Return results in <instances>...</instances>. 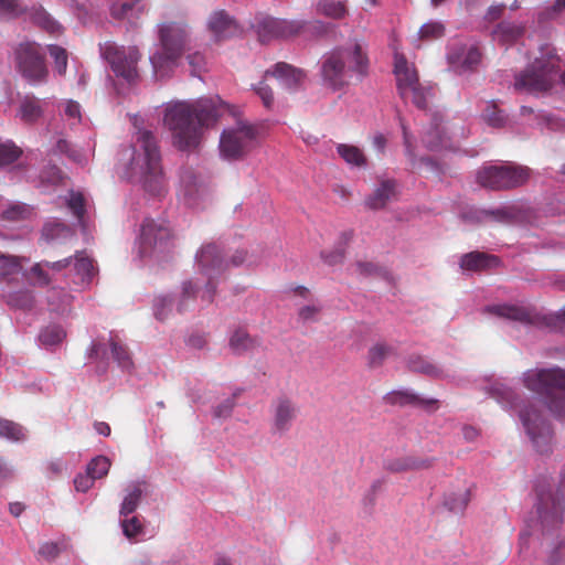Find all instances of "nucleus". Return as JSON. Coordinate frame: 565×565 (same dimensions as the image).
<instances>
[{
	"label": "nucleus",
	"instance_id": "nucleus-1",
	"mask_svg": "<svg viewBox=\"0 0 565 565\" xmlns=\"http://www.w3.org/2000/svg\"><path fill=\"white\" fill-rule=\"evenodd\" d=\"M524 385L545 397L520 406L516 393L508 385L494 382L487 387L488 395L504 409H516L519 418L534 448L546 454L551 449L553 430L543 415L546 406L558 418H565V370L559 367L534 369L524 373Z\"/></svg>",
	"mask_w": 565,
	"mask_h": 565
},
{
	"label": "nucleus",
	"instance_id": "nucleus-2",
	"mask_svg": "<svg viewBox=\"0 0 565 565\" xmlns=\"http://www.w3.org/2000/svg\"><path fill=\"white\" fill-rule=\"evenodd\" d=\"M222 108L220 98H200L193 103L178 102L168 105L163 122L171 131L173 146L181 151L199 147L204 129L217 122Z\"/></svg>",
	"mask_w": 565,
	"mask_h": 565
},
{
	"label": "nucleus",
	"instance_id": "nucleus-3",
	"mask_svg": "<svg viewBox=\"0 0 565 565\" xmlns=\"http://www.w3.org/2000/svg\"><path fill=\"white\" fill-rule=\"evenodd\" d=\"M536 513L541 526L542 545L548 550V565H558L565 557V539L559 540L553 533L565 520V470L562 472L559 486L555 493L539 486L536 488Z\"/></svg>",
	"mask_w": 565,
	"mask_h": 565
},
{
	"label": "nucleus",
	"instance_id": "nucleus-4",
	"mask_svg": "<svg viewBox=\"0 0 565 565\" xmlns=\"http://www.w3.org/2000/svg\"><path fill=\"white\" fill-rule=\"evenodd\" d=\"M370 61L365 45L354 40L323 56L321 75L326 85L338 90L354 78L361 82L369 73Z\"/></svg>",
	"mask_w": 565,
	"mask_h": 565
},
{
	"label": "nucleus",
	"instance_id": "nucleus-5",
	"mask_svg": "<svg viewBox=\"0 0 565 565\" xmlns=\"http://www.w3.org/2000/svg\"><path fill=\"white\" fill-rule=\"evenodd\" d=\"M137 143L140 145L141 152L136 154L134 150L126 175L141 182L150 194L161 195L166 190V180L157 139L151 131L139 130Z\"/></svg>",
	"mask_w": 565,
	"mask_h": 565
},
{
	"label": "nucleus",
	"instance_id": "nucleus-6",
	"mask_svg": "<svg viewBox=\"0 0 565 565\" xmlns=\"http://www.w3.org/2000/svg\"><path fill=\"white\" fill-rule=\"evenodd\" d=\"M158 34L159 47L150 56V63L157 75L164 76L178 65L183 55L188 43V32L185 25L169 22L159 25Z\"/></svg>",
	"mask_w": 565,
	"mask_h": 565
},
{
	"label": "nucleus",
	"instance_id": "nucleus-7",
	"mask_svg": "<svg viewBox=\"0 0 565 565\" xmlns=\"http://www.w3.org/2000/svg\"><path fill=\"white\" fill-rule=\"evenodd\" d=\"M565 85V72L561 75L559 57L552 51L535 61L515 77L514 88L527 93H544L550 90L557 79Z\"/></svg>",
	"mask_w": 565,
	"mask_h": 565
},
{
	"label": "nucleus",
	"instance_id": "nucleus-8",
	"mask_svg": "<svg viewBox=\"0 0 565 565\" xmlns=\"http://www.w3.org/2000/svg\"><path fill=\"white\" fill-rule=\"evenodd\" d=\"M484 312L523 326H536L565 333V308L555 313L543 315L527 306L498 303L487 306Z\"/></svg>",
	"mask_w": 565,
	"mask_h": 565
},
{
	"label": "nucleus",
	"instance_id": "nucleus-9",
	"mask_svg": "<svg viewBox=\"0 0 565 565\" xmlns=\"http://www.w3.org/2000/svg\"><path fill=\"white\" fill-rule=\"evenodd\" d=\"M531 178V169L515 163L482 167L477 172V183L493 191H507L524 185Z\"/></svg>",
	"mask_w": 565,
	"mask_h": 565
},
{
	"label": "nucleus",
	"instance_id": "nucleus-10",
	"mask_svg": "<svg viewBox=\"0 0 565 565\" xmlns=\"http://www.w3.org/2000/svg\"><path fill=\"white\" fill-rule=\"evenodd\" d=\"M258 129L239 121L236 127L225 129L220 139V152L227 160L243 159L257 145Z\"/></svg>",
	"mask_w": 565,
	"mask_h": 565
},
{
	"label": "nucleus",
	"instance_id": "nucleus-11",
	"mask_svg": "<svg viewBox=\"0 0 565 565\" xmlns=\"http://www.w3.org/2000/svg\"><path fill=\"white\" fill-rule=\"evenodd\" d=\"M196 264L199 270L207 278L202 299L211 303L216 290L215 278L228 268V263L223 257L220 247L214 243H210L203 245L196 253Z\"/></svg>",
	"mask_w": 565,
	"mask_h": 565
},
{
	"label": "nucleus",
	"instance_id": "nucleus-12",
	"mask_svg": "<svg viewBox=\"0 0 565 565\" xmlns=\"http://www.w3.org/2000/svg\"><path fill=\"white\" fill-rule=\"evenodd\" d=\"M100 54L117 76L128 83L135 82L138 77L137 64L141 56L138 47H120L113 42H106L100 45Z\"/></svg>",
	"mask_w": 565,
	"mask_h": 565
},
{
	"label": "nucleus",
	"instance_id": "nucleus-13",
	"mask_svg": "<svg viewBox=\"0 0 565 565\" xmlns=\"http://www.w3.org/2000/svg\"><path fill=\"white\" fill-rule=\"evenodd\" d=\"M394 74L401 97L409 98L416 107L425 109L427 107L426 90L419 84L417 71L408 65L404 55L395 54Z\"/></svg>",
	"mask_w": 565,
	"mask_h": 565
},
{
	"label": "nucleus",
	"instance_id": "nucleus-14",
	"mask_svg": "<svg viewBox=\"0 0 565 565\" xmlns=\"http://www.w3.org/2000/svg\"><path fill=\"white\" fill-rule=\"evenodd\" d=\"M171 230L166 222L145 220L141 226L139 253L142 257L163 253L171 246Z\"/></svg>",
	"mask_w": 565,
	"mask_h": 565
},
{
	"label": "nucleus",
	"instance_id": "nucleus-15",
	"mask_svg": "<svg viewBox=\"0 0 565 565\" xmlns=\"http://www.w3.org/2000/svg\"><path fill=\"white\" fill-rule=\"evenodd\" d=\"M253 26L256 29L259 40L268 42L273 39H287L300 34L306 28V22L259 15L255 19Z\"/></svg>",
	"mask_w": 565,
	"mask_h": 565
},
{
	"label": "nucleus",
	"instance_id": "nucleus-16",
	"mask_svg": "<svg viewBox=\"0 0 565 565\" xmlns=\"http://www.w3.org/2000/svg\"><path fill=\"white\" fill-rule=\"evenodd\" d=\"M15 61L19 72L30 82L41 83L46 79L47 68L44 57L35 44H20L15 50Z\"/></svg>",
	"mask_w": 565,
	"mask_h": 565
},
{
	"label": "nucleus",
	"instance_id": "nucleus-17",
	"mask_svg": "<svg viewBox=\"0 0 565 565\" xmlns=\"http://www.w3.org/2000/svg\"><path fill=\"white\" fill-rule=\"evenodd\" d=\"M270 412V431L274 436L282 437L291 429L299 408L291 398L282 395L273 401Z\"/></svg>",
	"mask_w": 565,
	"mask_h": 565
},
{
	"label": "nucleus",
	"instance_id": "nucleus-18",
	"mask_svg": "<svg viewBox=\"0 0 565 565\" xmlns=\"http://www.w3.org/2000/svg\"><path fill=\"white\" fill-rule=\"evenodd\" d=\"M383 402L390 406H398V407H419L425 411H436L438 408V399L436 398H425L415 393L411 388H398L386 393L383 396Z\"/></svg>",
	"mask_w": 565,
	"mask_h": 565
},
{
	"label": "nucleus",
	"instance_id": "nucleus-19",
	"mask_svg": "<svg viewBox=\"0 0 565 565\" xmlns=\"http://www.w3.org/2000/svg\"><path fill=\"white\" fill-rule=\"evenodd\" d=\"M448 62L458 72L475 71L481 62V52L475 44H454L448 54Z\"/></svg>",
	"mask_w": 565,
	"mask_h": 565
},
{
	"label": "nucleus",
	"instance_id": "nucleus-20",
	"mask_svg": "<svg viewBox=\"0 0 565 565\" xmlns=\"http://www.w3.org/2000/svg\"><path fill=\"white\" fill-rule=\"evenodd\" d=\"M267 76L276 78L288 89H296L302 84L306 73L286 62H278L265 72V77Z\"/></svg>",
	"mask_w": 565,
	"mask_h": 565
},
{
	"label": "nucleus",
	"instance_id": "nucleus-21",
	"mask_svg": "<svg viewBox=\"0 0 565 565\" xmlns=\"http://www.w3.org/2000/svg\"><path fill=\"white\" fill-rule=\"evenodd\" d=\"M397 196V182L394 179H381L375 190L365 199L370 210H381Z\"/></svg>",
	"mask_w": 565,
	"mask_h": 565
},
{
	"label": "nucleus",
	"instance_id": "nucleus-22",
	"mask_svg": "<svg viewBox=\"0 0 565 565\" xmlns=\"http://www.w3.org/2000/svg\"><path fill=\"white\" fill-rule=\"evenodd\" d=\"M499 265L498 256L479 250L467 253L460 258V267L468 271H483Z\"/></svg>",
	"mask_w": 565,
	"mask_h": 565
},
{
	"label": "nucleus",
	"instance_id": "nucleus-23",
	"mask_svg": "<svg viewBox=\"0 0 565 565\" xmlns=\"http://www.w3.org/2000/svg\"><path fill=\"white\" fill-rule=\"evenodd\" d=\"M430 458H417L413 456L390 458L384 460L383 468L390 472L398 473L412 470L428 469L433 466Z\"/></svg>",
	"mask_w": 565,
	"mask_h": 565
},
{
	"label": "nucleus",
	"instance_id": "nucleus-24",
	"mask_svg": "<svg viewBox=\"0 0 565 565\" xmlns=\"http://www.w3.org/2000/svg\"><path fill=\"white\" fill-rule=\"evenodd\" d=\"M73 257V271L82 285H89L97 274L94 259L85 250L76 252Z\"/></svg>",
	"mask_w": 565,
	"mask_h": 565
},
{
	"label": "nucleus",
	"instance_id": "nucleus-25",
	"mask_svg": "<svg viewBox=\"0 0 565 565\" xmlns=\"http://www.w3.org/2000/svg\"><path fill=\"white\" fill-rule=\"evenodd\" d=\"M520 214V209L516 205H509L493 210H481L477 211L471 215H467L471 220L476 222H482L486 218H491L499 223H512L514 222Z\"/></svg>",
	"mask_w": 565,
	"mask_h": 565
},
{
	"label": "nucleus",
	"instance_id": "nucleus-26",
	"mask_svg": "<svg viewBox=\"0 0 565 565\" xmlns=\"http://www.w3.org/2000/svg\"><path fill=\"white\" fill-rule=\"evenodd\" d=\"M209 29L216 40L230 38L238 31L235 21L225 11H216L211 15Z\"/></svg>",
	"mask_w": 565,
	"mask_h": 565
},
{
	"label": "nucleus",
	"instance_id": "nucleus-27",
	"mask_svg": "<svg viewBox=\"0 0 565 565\" xmlns=\"http://www.w3.org/2000/svg\"><path fill=\"white\" fill-rule=\"evenodd\" d=\"M44 109L42 103L34 95H25L20 100L18 116L24 124L32 125L42 118Z\"/></svg>",
	"mask_w": 565,
	"mask_h": 565
},
{
	"label": "nucleus",
	"instance_id": "nucleus-28",
	"mask_svg": "<svg viewBox=\"0 0 565 565\" xmlns=\"http://www.w3.org/2000/svg\"><path fill=\"white\" fill-rule=\"evenodd\" d=\"M180 179L184 198L189 204L194 203L196 196L204 191L201 178L193 169L185 168L182 170Z\"/></svg>",
	"mask_w": 565,
	"mask_h": 565
},
{
	"label": "nucleus",
	"instance_id": "nucleus-29",
	"mask_svg": "<svg viewBox=\"0 0 565 565\" xmlns=\"http://www.w3.org/2000/svg\"><path fill=\"white\" fill-rule=\"evenodd\" d=\"M145 7L139 1H122L114 3L110 12L111 17L117 20H128L134 25L135 20L143 13Z\"/></svg>",
	"mask_w": 565,
	"mask_h": 565
},
{
	"label": "nucleus",
	"instance_id": "nucleus-30",
	"mask_svg": "<svg viewBox=\"0 0 565 565\" xmlns=\"http://www.w3.org/2000/svg\"><path fill=\"white\" fill-rule=\"evenodd\" d=\"M525 32V25L513 22H500L494 31V39L502 44H512L516 42Z\"/></svg>",
	"mask_w": 565,
	"mask_h": 565
},
{
	"label": "nucleus",
	"instance_id": "nucleus-31",
	"mask_svg": "<svg viewBox=\"0 0 565 565\" xmlns=\"http://www.w3.org/2000/svg\"><path fill=\"white\" fill-rule=\"evenodd\" d=\"M125 491L126 494L119 508V516L132 514L138 509L143 494V490L139 483L129 484Z\"/></svg>",
	"mask_w": 565,
	"mask_h": 565
},
{
	"label": "nucleus",
	"instance_id": "nucleus-32",
	"mask_svg": "<svg viewBox=\"0 0 565 565\" xmlns=\"http://www.w3.org/2000/svg\"><path fill=\"white\" fill-rule=\"evenodd\" d=\"M405 364L411 372L437 377L441 370L435 363L428 361L423 355H406Z\"/></svg>",
	"mask_w": 565,
	"mask_h": 565
},
{
	"label": "nucleus",
	"instance_id": "nucleus-33",
	"mask_svg": "<svg viewBox=\"0 0 565 565\" xmlns=\"http://www.w3.org/2000/svg\"><path fill=\"white\" fill-rule=\"evenodd\" d=\"M353 237L352 231L341 233L337 247L329 252H321L322 260L330 266L341 264L345 258V247Z\"/></svg>",
	"mask_w": 565,
	"mask_h": 565
},
{
	"label": "nucleus",
	"instance_id": "nucleus-34",
	"mask_svg": "<svg viewBox=\"0 0 565 565\" xmlns=\"http://www.w3.org/2000/svg\"><path fill=\"white\" fill-rule=\"evenodd\" d=\"M318 14L333 20H341L348 15L345 1L340 0H319L316 6Z\"/></svg>",
	"mask_w": 565,
	"mask_h": 565
},
{
	"label": "nucleus",
	"instance_id": "nucleus-35",
	"mask_svg": "<svg viewBox=\"0 0 565 565\" xmlns=\"http://www.w3.org/2000/svg\"><path fill=\"white\" fill-rule=\"evenodd\" d=\"M337 152L345 163L355 168H365L367 164V158L364 152L356 146L348 143H339L337 146Z\"/></svg>",
	"mask_w": 565,
	"mask_h": 565
},
{
	"label": "nucleus",
	"instance_id": "nucleus-36",
	"mask_svg": "<svg viewBox=\"0 0 565 565\" xmlns=\"http://www.w3.org/2000/svg\"><path fill=\"white\" fill-rule=\"evenodd\" d=\"M471 500L470 489H463L458 492H449L444 497V507L451 513L461 514Z\"/></svg>",
	"mask_w": 565,
	"mask_h": 565
},
{
	"label": "nucleus",
	"instance_id": "nucleus-37",
	"mask_svg": "<svg viewBox=\"0 0 565 565\" xmlns=\"http://www.w3.org/2000/svg\"><path fill=\"white\" fill-rule=\"evenodd\" d=\"M230 348L233 351H256L259 349V342L257 339L252 338L246 330L236 329L230 338Z\"/></svg>",
	"mask_w": 565,
	"mask_h": 565
},
{
	"label": "nucleus",
	"instance_id": "nucleus-38",
	"mask_svg": "<svg viewBox=\"0 0 565 565\" xmlns=\"http://www.w3.org/2000/svg\"><path fill=\"white\" fill-rule=\"evenodd\" d=\"M26 429L12 420L0 418V438L11 443H20L26 439Z\"/></svg>",
	"mask_w": 565,
	"mask_h": 565
},
{
	"label": "nucleus",
	"instance_id": "nucleus-39",
	"mask_svg": "<svg viewBox=\"0 0 565 565\" xmlns=\"http://www.w3.org/2000/svg\"><path fill=\"white\" fill-rule=\"evenodd\" d=\"M119 524L122 534L129 541H137L140 535L145 534V527L138 515L119 516Z\"/></svg>",
	"mask_w": 565,
	"mask_h": 565
},
{
	"label": "nucleus",
	"instance_id": "nucleus-40",
	"mask_svg": "<svg viewBox=\"0 0 565 565\" xmlns=\"http://www.w3.org/2000/svg\"><path fill=\"white\" fill-rule=\"evenodd\" d=\"M65 338V332L60 326H49L39 334V341L45 350H55Z\"/></svg>",
	"mask_w": 565,
	"mask_h": 565
},
{
	"label": "nucleus",
	"instance_id": "nucleus-41",
	"mask_svg": "<svg viewBox=\"0 0 565 565\" xmlns=\"http://www.w3.org/2000/svg\"><path fill=\"white\" fill-rule=\"evenodd\" d=\"M23 258L0 253V277L6 279L20 274Z\"/></svg>",
	"mask_w": 565,
	"mask_h": 565
},
{
	"label": "nucleus",
	"instance_id": "nucleus-42",
	"mask_svg": "<svg viewBox=\"0 0 565 565\" xmlns=\"http://www.w3.org/2000/svg\"><path fill=\"white\" fill-rule=\"evenodd\" d=\"M122 353L125 345L118 335L109 334L106 341H98L93 344L90 353Z\"/></svg>",
	"mask_w": 565,
	"mask_h": 565
},
{
	"label": "nucleus",
	"instance_id": "nucleus-43",
	"mask_svg": "<svg viewBox=\"0 0 565 565\" xmlns=\"http://www.w3.org/2000/svg\"><path fill=\"white\" fill-rule=\"evenodd\" d=\"M33 213L32 207L23 203L11 204L1 213V220L8 222H19L29 218Z\"/></svg>",
	"mask_w": 565,
	"mask_h": 565
},
{
	"label": "nucleus",
	"instance_id": "nucleus-44",
	"mask_svg": "<svg viewBox=\"0 0 565 565\" xmlns=\"http://www.w3.org/2000/svg\"><path fill=\"white\" fill-rule=\"evenodd\" d=\"M482 116L484 121L493 128H502L507 124V116L493 102L488 103Z\"/></svg>",
	"mask_w": 565,
	"mask_h": 565
},
{
	"label": "nucleus",
	"instance_id": "nucleus-45",
	"mask_svg": "<svg viewBox=\"0 0 565 565\" xmlns=\"http://www.w3.org/2000/svg\"><path fill=\"white\" fill-rule=\"evenodd\" d=\"M110 468V460L105 456H97L93 458L87 467L86 472L95 480L105 477Z\"/></svg>",
	"mask_w": 565,
	"mask_h": 565
},
{
	"label": "nucleus",
	"instance_id": "nucleus-46",
	"mask_svg": "<svg viewBox=\"0 0 565 565\" xmlns=\"http://www.w3.org/2000/svg\"><path fill=\"white\" fill-rule=\"evenodd\" d=\"M445 35V25L438 21H430L423 24L418 31L419 40L433 41Z\"/></svg>",
	"mask_w": 565,
	"mask_h": 565
},
{
	"label": "nucleus",
	"instance_id": "nucleus-47",
	"mask_svg": "<svg viewBox=\"0 0 565 565\" xmlns=\"http://www.w3.org/2000/svg\"><path fill=\"white\" fill-rule=\"evenodd\" d=\"M7 303L14 308L30 309L33 306V296L29 290H20L6 295Z\"/></svg>",
	"mask_w": 565,
	"mask_h": 565
},
{
	"label": "nucleus",
	"instance_id": "nucleus-48",
	"mask_svg": "<svg viewBox=\"0 0 565 565\" xmlns=\"http://www.w3.org/2000/svg\"><path fill=\"white\" fill-rule=\"evenodd\" d=\"M423 142L430 150H438L446 147L444 132L439 125H436L431 130L425 134L423 137Z\"/></svg>",
	"mask_w": 565,
	"mask_h": 565
},
{
	"label": "nucleus",
	"instance_id": "nucleus-49",
	"mask_svg": "<svg viewBox=\"0 0 565 565\" xmlns=\"http://www.w3.org/2000/svg\"><path fill=\"white\" fill-rule=\"evenodd\" d=\"M71 233L68 226L63 223L53 222L44 225L42 230V237L46 242H51L58 237H66Z\"/></svg>",
	"mask_w": 565,
	"mask_h": 565
},
{
	"label": "nucleus",
	"instance_id": "nucleus-50",
	"mask_svg": "<svg viewBox=\"0 0 565 565\" xmlns=\"http://www.w3.org/2000/svg\"><path fill=\"white\" fill-rule=\"evenodd\" d=\"M50 55L54 58L55 68L60 75H64L67 68V52L62 46L52 44L47 46Z\"/></svg>",
	"mask_w": 565,
	"mask_h": 565
},
{
	"label": "nucleus",
	"instance_id": "nucleus-51",
	"mask_svg": "<svg viewBox=\"0 0 565 565\" xmlns=\"http://www.w3.org/2000/svg\"><path fill=\"white\" fill-rule=\"evenodd\" d=\"M22 151L12 142H0V166H7L14 162Z\"/></svg>",
	"mask_w": 565,
	"mask_h": 565
},
{
	"label": "nucleus",
	"instance_id": "nucleus-52",
	"mask_svg": "<svg viewBox=\"0 0 565 565\" xmlns=\"http://www.w3.org/2000/svg\"><path fill=\"white\" fill-rule=\"evenodd\" d=\"M23 11L20 0H0V17L15 18Z\"/></svg>",
	"mask_w": 565,
	"mask_h": 565
},
{
	"label": "nucleus",
	"instance_id": "nucleus-53",
	"mask_svg": "<svg viewBox=\"0 0 565 565\" xmlns=\"http://www.w3.org/2000/svg\"><path fill=\"white\" fill-rule=\"evenodd\" d=\"M67 205L77 220L82 221L85 214V200L83 194L73 192L67 201Z\"/></svg>",
	"mask_w": 565,
	"mask_h": 565
},
{
	"label": "nucleus",
	"instance_id": "nucleus-54",
	"mask_svg": "<svg viewBox=\"0 0 565 565\" xmlns=\"http://www.w3.org/2000/svg\"><path fill=\"white\" fill-rule=\"evenodd\" d=\"M62 551V547L58 543L55 542H45L39 548V554L45 559H54L56 558Z\"/></svg>",
	"mask_w": 565,
	"mask_h": 565
},
{
	"label": "nucleus",
	"instance_id": "nucleus-55",
	"mask_svg": "<svg viewBox=\"0 0 565 565\" xmlns=\"http://www.w3.org/2000/svg\"><path fill=\"white\" fill-rule=\"evenodd\" d=\"M64 114L67 119L73 120L74 124L79 122L82 119L81 106L77 102L72 99L65 102Z\"/></svg>",
	"mask_w": 565,
	"mask_h": 565
},
{
	"label": "nucleus",
	"instance_id": "nucleus-56",
	"mask_svg": "<svg viewBox=\"0 0 565 565\" xmlns=\"http://www.w3.org/2000/svg\"><path fill=\"white\" fill-rule=\"evenodd\" d=\"M354 266L355 271L362 276H373L382 273V268L371 262H356Z\"/></svg>",
	"mask_w": 565,
	"mask_h": 565
},
{
	"label": "nucleus",
	"instance_id": "nucleus-57",
	"mask_svg": "<svg viewBox=\"0 0 565 565\" xmlns=\"http://www.w3.org/2000/svg\"><path fill=\"white\" fill-rule=\"evenodd\" d=\"M255 89L257 95L260 97L264 106L266 108H270L274 103L273 89L267 84H265V82H260Z\"/></svg>",
	"mask_w": 565,
	"mask_h": 565
},
{
	"label": "nucleus",
	"instance_id": "nucleus-58",
	"mask_svg": "<svg viewBox=\"0 0 565 565\" xmlns=\"http://www.w3.org/2000/svg\"><path fill=\"white\" fill-rule=\"evenodd\" d=\"M45 268L44 262L36 263L31 268V274L38 279L41 286H47L51 282V278Z\"/></svg>",
	"mask_w": 565,
	"mask_h": 565
},
{
	"label": "nucleus",
	"instance_id": "nucleus-59",
	"mask_svg": "<svg viewBox=\"0 0 565 565\" xmlns=\"http://www.w3.org/2000/svg\"><path fill=\"white\" fill-rule=\"evenodd\" d=\"M234 396L226 398L224 402H222L220 405H217L214 408V416L217 418H227L231 416L233 408L235 406Z\"/></svg>",
	"mask_w": 565,
	"mask_h": 565
},
{
	"label": "nucleus",
	"instance_id": "nucleus-60",
	"mask_svg": "<svg viewBox=\"0 0 565 565\" xmlns=\"http://www.w3.org/2000/svg\"><path fill=\"white\" fill-rule=\"evenodd\" d=\"M185 343L190 350L200 351L205 348L207 339L204 333H192L188 337Z\"/></svg>",
	"mask_w": 565,
	"mask_h": 565
},
{
	"label": "nucleus",
	"instance_id": "nucleus-61",
	"mask_svg": "<svg viewBox=\"0 0 565 565\" xmlns=\"http://www.w3.org/2000/svg\"><path fill=\"white\" fill-rule=\"evenodd\" d=\"M94 481L95 479L86 472L85 475L76 476L74 479V486L77 491L86 492L93 487Z\"/></svg>",
	"mask_w": 565,
	"mask_h": 565
},
{
	"label": "nucleus",
	"instance_id": "nucleus-62",
	"mask_svg": "<svg viewBox=\"0 0 565 565\" xmlns=\"http://www.w3.org/2000/svg\"><path fill=\"white\" fill-rule=\"evenodd\" d=\"M195 288L192 284V281H185L183 284V287H182V298L180 300V303H179V308L178 310L181 312L185 309L186 307V301L189 299H193L194 298V295H195Z\"/></svg>",
	"mask_w": 565,
	"mask_h": 565
},
{
	"label": "nucleus",
	"instance_id": "nucleus-63",
	"mask_svg": "<svg viewBox=\"0 0 565 565\" xmlns=\"http://www.w3.org/2000/svg\"><path fill=\"white\" fill-rule=\"evenodd\" d=\"M172 300L168 297L158 298L154 303V316L159 320H164L167 315L164 313L166 308H171Z\"/></svg>",
	"mask_w": 565,
	"mask_h": 565
},
{
	"label": "nucleus",
	"instance_id": "nucleus-64",
	"mask_svg": "<svg viewBox=\"0 0 565 565\" xmlns=\"http://www.w3.org/2000/svg\"><path fill=\"white\" fill-rule=\"evenodd\" d=\"M319 312H320L319 307H317L315 305L306 306L299 310V318L303 322L316 321L318 319Z\"/></svg>",
	"mask_w": 565,
	"mask_h": 565
}]
</instances>
